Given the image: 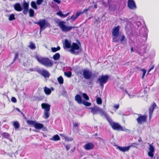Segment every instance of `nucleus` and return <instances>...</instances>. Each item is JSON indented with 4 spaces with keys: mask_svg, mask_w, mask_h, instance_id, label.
Returning <instances> with one entry per match:
<instances>
[{
    "mask_svg": "<svg viewBox=\"0 0 159 159\" xmlns=\"http://www.w3.org/2000/svg\"><path fill=\"white\" fill-rule=\"evenodd\" d=\"M64 46L67 48H70L69 51L72 54L75 55H78L80 53L79 51H75V50H78L81 49L80 48L79 45L75 43H73L71 46L70 42L67 39H65L64 40Z\"/></svg>",
    "mask_w": 159,
    "mask_h": 159,
    "instance_id": "nucleus-1",
    "label": "nucleus"
},
{
    "mask_svg": "<svg viewBox=\"0 0 159 159\" xmlns=\"http://www.w3.org/2000/svg\"><path fill=\"white\" fill-rule=\"evenodd\" d=\"M35 58L39 63L47 67H52L53 66V61L48 57H39L36 56Z\"/></svg>",
    "mask_w": 159,
    "mask_h": 159,
    "instance_id": "nucleus-2",
    "label": "nucleus"
},
{
    "mask_svg": "<svg viewBox=\"0 0 159 159\" xmlns=\"http://www.w3.org/2000/svg\"><path fill=\"white\" fill-rule=\"evenodd\" d=\"M23 13L24 15H26L29 11V16L30 17H33L34 16V11L32 9H30L29 10V3L26 2H24L23 4Z\"/></svg>",
    "mask_w": 159,
    "mask_h": 159,
    "instance_id": "nucleus-3",
    "label": "nucleus"
},
{
    "mask_svg": "<svg viewBox=\"0 0 159 159\" xmlns=\"http://www.w3.org/2000/svg\"><path fill=\"white\" fill-rule=\"evenodd\" d=\"M112 129L117 131H123L124 129L117 122H113L111 118L108 121Z\"/></svg>",
    "mask_w": 159,
    "mask_h": 159,
    "instance_id": "nucleus-4",
    "label": "nucleus"
},
{
    "mask_svg": "<svg viewBox=\"0 0 159 159\" xmlns=\"http://www.w3.org/2000/svg\"><path fill=\"white\" fill-rule=\"evenodd\" d=\"M65 22L61 21L59 22L58 24L60 29L63 32H68L75 28L74 27L71 26H66L65 25Z\"/></svg>",
    "mask_w": 159,
    "mask_h": 159,
    "instance_id": "nucleus-5",
    "label": "nucleus"
},
{
    "mask_svg": "<svg viewBox=\"0 0 159 159\" xmlns=\"http://www.w3.org/2000/svg\"><path fill=\"white\" fill-rule=\"evenodd\" d=\"M138 117L136 119L137 123L139 125L142 124L146 122L148 116L146 115H142L141 114H137Z\"/></svg>",
    "mask_w": 159,
    "mask_h": 159,
    "instance_id": "nucleus-6",
    "label": "nucleus"
},
{
    "mask_svg": "<svg viewBox=\"0 0 159 159\" xmlns=\"http://www.w3.org/2000/svg\"><path fill=\"white\" fill-rule=\"evenodd\" d=\"M35 24L39 25L40 26V33L42 30L46 27V26L45 27V25H49V24L46 23L45 19H43V20H39L38 22H36Z\"/></svg>",
    "mask_w": 159,
    "mask_h": 159,
    "instance_id": "nucleus-7",
    "label": "nucleus"
},
{
    "mask_svg": "<svg viewBox=\"0 0 159 159\" xmlns=\"http://www.w3.org/2000/svg\"><path fill=\"white\" fill-rule=\"evenodd\" d=\"M108 78V76L107 75H102L101 78H98V80L100 83V85L103 86L104 84L107 83Z\"/></svg>",
    "mask_w": 159,
    "mask_h": 159,
    "instance_id": "nucleus-8",
    "label": "nucleus"
},
{
    "mask_svg": "<svg viewBox=\"0 0 159 159\" xmlns=\"http://www.w3.org/2000/svg\"><path fill=\"white\" fill-rule=\"evenodd\" d=\"M37 72L45 78H48L50 76V74L48 71L44 69L42 70H37Z\"/></svg>",
    "mask_w": 159,
    "mask_h": 159,
    "instance_id": "nucleus-9",
    "label": "nucleus"
},
{
    "mask_svg": "<svg viewBox=\"0 0 159 159\" xmlns=\"http://www.w3.org/2000/svg\"><path fill=\"white\" fill-rule=\"evenodd\" d=\"M83 75L84 78L89 80L90 78L92 76V73L89 70L85 69L83 71Z\"/></svg>",
    "mask_w": 159,
    "mask_h": 159,
    "instance_id": "nucleus-10",
    "label": "nucleus"
},
{
    "mask_svg": "<svg viewBox=\"0 0 159 159\" xmlns=\"http://www.w3.org/2000/svg\"><path fill=\"white\" fill-rule=\"evenodd\" d=\"M128 6L130 9L133 10L136 8V6L133 0H128Z\"/></svg>",
    "mask_w": 159,
    "mask_h": 159,
    "instance_id": "nucleus-11",
    "label": "nucleus"
},
{
    "mask_svg": "<svg viewBox=\"0 0 159 159\" xmlns=\"http://www.w3.org/2000/svg\"><path fill=\"white\" fill-rule=\"evenodd\" d=\"M120 27L117 25L116 27H114L112 31V34L113 36H118L119 34Z\"/></svg>",
    "mask_w": 159,
    "mask_h": 159,
    "instance_id": "nucleus-12",
    "label": "nucleus"
},
{
    "mask_svg": "<svg viewBox=\"0 0 159 159\" xmlns=\"http://www.w3.org/2000/svg\"><path fill=\"white\" fill-rule=\"evenodd\" d=\"M156 106V104L155 103H153L149 107V119H151V118L154 109L155 108Z\"/></svg>",
    "mask_w": 159,
    "mask_h": 159,
    "instance_id": "nucleus-13",
    "label": "nucleus"
},
{
    "mask_svg": "<svg viewBox=\"0 0 159 159\" xmlns=\"http://www.w3.org/2000/svg\"><path fill=\"white\" fill-rule=\"evenodd\" d=\"M94 148V144L92 143H87L84 146V149L86 150L93 149Z\"/></svg>",
    "mask_w": 159,
    "mask_h": 159,
    "instance_id": "nucleus-14",
    "label": "nucleus"
},
{
    "mask_svg": "<svg viewBox=\"0 0 159 159\" xmlns=\"http://www.w3.org/2000/svg\"><path fill=\"white\" fill-rule=\"evenodd\" d=\"M149 152L148 153V156L152 157L154 156L153 153L154 152V148L153 146L152 145L150 144L149 146Z\"/></svg>",
    "mask_w": 159,
    "mask_h": 159,
    "instance_id": "nucleus-15",
    "label": "nucleus"
},
{
    "mask_svg": "<svg viewBox=\"0 0 159 159\" xmlns=\"http://www.w3.org/2000/svg\"><path fill=\"white\" fill-rule=\"evenodd\" d=\"M90 109H91V112L93 115L99 112L100 109V108L97 106H95L93 107H90Z\"/></svg>",
    "mask_w": 159,
    "mask_h": 159,
    "instance_id": "nucleus-16",
    "label": "nucleus"
},
{
    "mask_svg": "<svg viewBox=\"0 0 159 159\" xmlns=\"http://www.w3.org/2000/svg\"><path fill=\"white\" fill-rule=\"evenodd\" d=\"M41 106L43 109L45 110L44 111H49L50 109V105L47 103H43Z\"/></svg>",
    "mask_w": 159,
    "mask_h": 159,
    "instance_id": "nucleus-17",
    "label": "nucleus"
},
{
    "mask_svg": "<svg viewBox=\"0 0 159 159\" xmlns=\"http://www.w3.org/2000/svg\"><path fill=\"white\" fill-rule=\"evenodd\" d=\"M117 147L120 151L123 152L128 151L130 148V146H129L126 147H122L119 146H118Z\"/></svg>",
    "mask_w": 159,
    "mask_h": 159,
    "instance_id": "nucleus-18",
    "label": "nucleus"
},
{
    "mask_svg": "<svg viewBox=\"0 0 159 159\" xmlns=\"http://www.w3.org/2000/svg\"><path fill=\"white\" fill-rule=\"evenodd\" d=\"M99 113L101 116H104L108 121L111 119L110 116H108L107 114L101 108Z\"/></svg>",
    "mask_w": 159,
    "mask_h": 159,
    "instance_id": "nucleus-19",
    "label": "nucleus"
},
{
    "mask_svg": "<svg viewBox=\"0 0 159 159\" xmlns=\"http://www.w3.org/2000/svg\"><path fill=\"white\" fill-rule=\"evenodd\" d=\"M75 100L78 104H81L83 102L81 97L80 95L79 94H77L75 95Z\"/></svg>",
    "mask_w": 159,
    "mask_h": 159,
    "instance_id": "nucleus-20",
    "label": "nucleus"
},
{
    "mask_svg": "<svg viewBox=\"0 0 159 159\" xmlns=\"http://www.w3.org/2000/svg\"><path fill=\"white\" fill-rule=\"evenodd\" d=\"M14 8L16 11H20L22 10V8L19 3L15 4Z\"/></svg>",
    "mask_w": 159,
    "mask_h": 159,
    "instance_id": "nucleus-21",
    "label": "nucleus"
},
{
    "mask_svg": "<svg viewBox=\"0 0 159 159\" xmlns=\"http://www.w3.org/2000/svg\"><path fill=\"white\" fill-rule=\"evenodd\" d=\"M43 125L42 124L35 122V124L34 127L37 129H42L43 127Z\"/></svg>",
    "mask_w": 159,
    "mask_h": 159,
    "instance_id": "nucleus-22",
    "label": "nucleus"
},
{
    "mask_svg": "<svg viewBox=\"0 0 159 159\" xmlns=\"http://www.w3.org/2000/svg\"><path fill=\"white\" fill-rule=\"evenodd\" d=\"M50 139L54 141H57L60 140V138L58 134H56L54 135Z\"/></svg>",
    "mask_w": 159,
    "mask_h": 159,
    "instance_id": "nucleus-23",
    "label": "nucleus"
},
{
    "mask_svg": "<svg viewBox=\"0 0 159 159\" xmlns=\"http://www.w3.org/2000/svg\"><path fill=\"white\" fill-rule=\"evenodd\" d=\"M60 55L59 53H57L53 56V58L54 60H57L60 59Z\"/></svg>",
    "mask_w": 159,
    "mask_h": 159,
    "instance_id": "nucleus-24",
    "label": "nucleus"
},
{
    "mask_svg": "<svg viewBox=\"0 0 159 159\" xmlns=\"http://www.w3.org/2000/svg\"><path fill=\"white\" fill-rule=\"evenodd\" d=\"M44 91L45 93L47 95H49L51 93L50 89L46 87H44Z\"/></svg>",
    "mask_w": 159,
    "mask_h": 159,
    "instance_id": "nucleus-25",
    "label": "nucleus"
},
{
    "mask_svg": "<svg viewBox=\"0 0 159 159\" xmlns=\"http://www.w3.org/2000/svg\"><path fill=\"white\" fill-rule=\"evenodd\" d=\"M1 135L3 138L9 139L10 137V134L7 132H4L1 134Z\"/></svg>",
    "mask_w": 159,
    "mask_h": 159,
    "instance_id": "nucleus-26",
    "label": "nucleus"
},
{
    "mask_svg": "<svg viewBox=\"0 0 159 159\" xmlns=\"http://www.w3.org/2000/svg\"><path fill=\"white\" fill-rule=\"evenodd\" d=\"M26 122L29 125H31L34 126L36 121L32 120H27Z\"/></svg>",
    "mask_w": 159,
    "mask_h": 159,
    "instance_id": "nucleus-27",
    "label": "nucleus"
},
{
    "mask_svg": "<svg viewBox=\"0 0 159 159\" xmlns=\"http://www.w3.org/2000/svg\"><path fill=\"white\" fill-rule=\"evenodd\" d=\"M13 126L15 129H18L20 127L19 123L17 121H15L13 122Z\"/></svg>",
    "mask_w": 159,
    "mask_h": 159,
    "instance_id": "nucleus-28",
    "label": "nucleus"
},
{
    "mask_svg": "<svg viewBox=\"0 0 159 159\" xmlns=\"http://www.w3.org/2000/svg\"><path fill=\"white\" fill-rule=\"evenodd\" d=\"M31 6L32 8L34 9L35 10H37V6L36 3L34 1H32L31 2Z\"/></svg>",
    "mask_w": 159,
    "mask_h": 159,
    "instance_id": "nucleus-29",
    "label": "nucleus"
},
{
    "mask_svg": "<svg viewBox=\"0 0 159 159\" xmlns=\"http://www.w3.org/2000/svg\"><path fill=\"white\" fill-rule=\"evenodd\" d=\"M49 111H44V116H43V117L44 119H47L49 117Z\"/></svg>",
    "mask_w": 159,
    "mask_h": 159,
    "instance_id": "nucleus-30",
    "label": "nucleus"
},
{
    "mask_svg": "<svg viewBox=\"0 0 159 159\" xmlns=\"http://www.w3.org/2000/svg\"><path fill=\"white\" fill-rule=\"evenodd\" d=\"M57 80L59 83L60 84H62L63 83L64 80L62 76H60L57 78Z\"/></svg>",
    "mask_w": 159,
    "mask_h": 159,
    "instance_id": "nucleus-31",
    "label": "nucleus"
},
{
    "mask_svg": "<svg viewBox=\"0 0 159 159\" xmlns=\"http://www.w3.org/2000/svg\"><path fill=\"white\" fill-rule=\"evenodd\" d=\"M84 105L87 106L89 107L91 105V103L90 102H89L87 101H86L85 100H84L82 102V103Z\"/></svg>",
    "mask_w": 159,
    "mask_h": 159,
    "instance_id": "nucleus-32",
    "label": "nucleus"
},
{
    "mask_svg": "<svg viewBox=\"0 0 159 159\" xmlns=\"http://www.w3.org/2000/svg\"><path fill=\"white\" fill-rule=\"evenodd\" d=\"M61 48L59 46H58L57 48H51L52 51L53 52H56L57 51L60 50Z\"/></svg>",
    "mask_w": 159,
    "mask_h": 159,
    "instance_id": "nucleus-33",
    "label": "nucleus"
},
{
    "mask_svg": "<svg viewBox=\"0 0 159 159\" xmlns=\"http://www.w3.org/2000/svg\"><path fill=\"white\" fill-rule=\"evenodd\" d=\"M64 75L68 78H70L71 76L72 73L71 71L68 72H65L64 73Z\"/></svg>",
    "mask_w": 159,
    "mask_h": 159,
    "instance_id": "nucleus-34",
    "label": "nucleus"
},
{
    "mask_svg": "<svg viewBox=\"0 0 159 159\" xmlns=\"http://www.w3.org/2000/svg\"><path fill=\"white\" fill-rule=\"evenodd\" d=\"M30 45L29 46V47L32 50L36 48V47L35 45V44L34 43H33L31 42L30 43Z\"/></svg>",
    "mask_w": 159,
    "mask_h": 159,
    "instance_id": "nucleus-35",
    "label": "nucleus"
},
{
    "mask_svg": "<svg viewBox=\"0 0 159 159\" xmlns=\"http://www.w3.org/2000/svg\"><path fill=\"white\" fill-rule=\"evenodd\" d=\"M96 102L98 104H101L102 103V99L100 97H98L96 98Z\"/></svg>",
    "mask_w": 159,
    "mask_h": 159,
    "instance_id": "nucleus-36",
    "label": "nucleus"
},
{
    "mask_svg": "<svg viewBox=\"0 0 159 159\" xmlns=\"http://www.w3.org/2000/svg\"><path fill=\"white\" fill-rule=\"evenodd\" d=\"M15 19V16L14 14H11V15L9 17V20L10 21H11Z\"/></svg>",
    "mask_w": 159,
    "mask_h": 159,
    "instance_id": "nucleus-37",
    "label": "nucleus"
},
{
    "mask_svg": "<svg viewBox=\"0 0 159 159\" xmlns=\"http://www.w3.org/2000/svg\"><path fill=\"white\" fill-rule=\"evenodd\" d=\"M82 96L84 99L86 100H89V98L88 95L85 93H83Z\"/></svg>",
    "mask_w": 159,
    "mask_h": 159,
    "instance_id": "nucleus-38",
    "label": "nucleus"
},
{
    "mask_svg": "<svg viewBox=\"0 0 159 159\" xmlns=\"http://www.w3.org/2000/svg\"><path fill=\"white\" fill-rule=\"evenodd\" d=\"M82 13V12H77L76 13L74 19L76 20L79 17V16Z\"/></svg>",
    "mask_w": 159,
    "mask_h": 159,
    "instance_id": "nucleus-39",
    "label": "nucleus"
},
{
    "mask_svg": "<svg viewBox=\"0 0 159 159\" xmlns=\"http://www.w3.org/2000/svg\"><path fill=\"white\" fill-rule=\"evenodd\" d=\"M117 36H114V37L113 38L112 41L114 42H118L119 41V40L117 39Z\"/></svg>",
    "mask_w": 159,
    "mask_h": 159,
    "instance_id": "nucleus-40",
    "label": "nucleus"
},
{
    "mask_svg": "<svg viewBox=\"0 0 159 159\" xmlns=\"http://www.w3.org/2000/svg\"><path fill=\"white\" fill-rule=\"evenodd\" d=\"M44 0H37L36 1V4L39 5H41L43 2Z\"/></svg>",
    "mask_w": 159,
    "mask_h": 159,
    "instance_id": "nucleus-41",
    "label": "nucleus"
},
{
    "mask_svg": "<svg viewBox=\"0 0 159 159\" xmlns=\"http://www.w3.org/2000/svg\"><path fill=\"white\" fill-rule=\"evenodd\" d=\"M57 14L59 16L61 17H62L63 14L61 11H58Z\"/></svg>",
    "mask_w": 159,
    "mask_h": 159,
    "instance_id": "nucleus-42",
    "label": "nucleus"
},
{
    "mask_svg": "<svg viewBox=\"0 0 159 159\" xmlns=\"http://www.w3.org/2000/svg\"><path fill=\"white\" fill-rule=\"evenodd\" d=\"M142 71L143 72V74H142V79H143L144 76L145 75V74L146 73V70L145 69H143L142 70Z\"/></svg>",
    "mask_w": 159,
    "mask_h": 159,
    "instance_id": "nucleus-43",
    "label": "nucleus"
},
{
    "mask_svg": "<svg viewBox=\"0 0 159 159\" xmlns=\"http://www.w3.org/2000/svg\"><path fill=\"white\" fill-rule=\"evenodd\" d=\"M125 36L124 35H123L122 36L121 39H120V41H121V42L122 43V41L125 40V41H126V39H125Z\"/></svg>",
    "mask_w": 159,
    "mask_h": 159,
    "instance_id": "nucleus-44",
    "label": "nucleus"
},
{
    "mask_svg": "<svg viewBox=\"0 0 159 159\" xmlns=\"http://www.w3.org/2000/svg\"><path fill=\"white\" fill-rule=\"evenodd\" d=\"M19 57V55L17 53H16L15 54V56L14 57V59L13 61H15Z\"/></svg>",
    "mask_w": 159,
    "mask_h": 159,
    "instance_id": "nucleus-45",
    "label": "nucleus"
},
{
    "mask_svg": "<svg viewBox=\"0 0 159 159\" xmlns=\"http://www.w3.org/2000/svg\"><path fill=\"white\" fill-rule=\"evenodd\" d=\"M11 100L14 103H15L16 102V99L14 97H12L11 98Z\"/></svg>",
    "mask_w": 159,
    "mask_h": 159,
    "instance_id": "nucleus-46",
    "label": "nucleus"
},
{
    "mask_svg": "<svg viewBox=\"0 0 159 159\" xmlns=\"http://www.w3.org/2000/svg\"><path fill=\"white\" fill-rule=\"evenodd\" d=\"M139 145V144L137 143H132L131 144V145H130L129 146H130V147H136L137 146H138Z\"/></svg>",
    "mask_w": 159,
    "mask_h": 159,
    "instance_id": "nucleus-47",
    "label": "nucleus"
},
{
    "mask_svg": "<svg viewBox=\"0 0 159 159\" xmlns=\"http://www.w3.org/2000/svg\"><path fill=\"white\" fill-rule=\"evenodd\" d=\"M79 124H78V123H73V127H78L79 126Z\"/></svg>",
    "mask_w": 159,
    "mask_h": 159,
    "instance_id": "nucleus-48",
    "label": "nucleus"
},
{
    "mask_svg": "<svg viewBox=\"0 0 159 159\" xmlns=\"http://www.w3.org/2000/svg\"><path fill=\"white\" fill-rule=\"evenodd\" d=\"M119 105L118 104H116L115 105H114V108H115L116 110H117L118 109V108H119Z\"/></svg>",
    "mask_w": 159,
    "mask_h": 159,
    "instance_id": "nucleus-49",
    "label": "nucleus"
},
{
    "mask_svg": "<svg viewBox=\"0 0 159 159\" xmlns=\"http://www.w3.org/2000/svg\"><path fill=\"white\" fill-rule=\"evenodd\" d=\"M53 1L58 4H60L61 3V1L60 0H53Z\"/></svg>",
    "mask_w": 159,
    "mask_h": 159,
    "instance_id": "nucleus-50",
    "label": "nucleus"
},
{
    "mask_svg": "<svg viewBox=\"0 0 159 159\" xmlns=\"http://www.w3.org/2000/svg\"><path fill=\"white\" fill-rule=\"evenodd\" d=\"M69 14H70L69 12H68V13H67L66 14H63L62 17L65 18V17H66Z\"/></svg>",
    "mask_w": 159,
    "mask_h": 159,
    "instance_id": "nucleus-51",
    "label": "nucleus"
},
{
    "mask_svg": "<svg viewBox=\"0 0 159 159\" xmlns=\"http://www.w3.org/2000/svg\"><path fill=\"white\" fill-rule=\"evenodd\" d=\"M65 147L67 151L70 148V146L69 145H66Z\"/></svg>",
    "mask_w": 159,
    "mask_h": 159,
    "instance_id": "nucleus-52",
    "label": "nucleus"
},
{
    "mask_svg": "<svg viewBox=\"0 0 159 159\" xmlns=\"http://www.w3.org/2000/svg\"><path fill=\"white\" fill-rule=\"evenodd\" d=\"M75 18V16H74L73 15L71 16V17L70 18V19H71L73 21H74L75 20L74 19Z\"/></svg>",
    "mask_w": 159,
    "mask_h": 159,
    "instance_id": "nucleus-53",
    "label": "nucleus"
},
{
    "mask_svg": "<svg viewBox=\"0 0 159 159\" xmlns=\"http://www.w3.org/2000/svg\"><path fill=\"white\" fill-rule=\"evenodd\" d=\"M154 65H153L151 67V68L149 70H148V72H150V71H151L152 70H153L154 68Z\"/></svg>",
    "mask_w": 159,
    "mask_h": 159,
    "instance_id": "nucleus-54",
    "label": "nucleus"
},
{
    "mask_svg": "<svg viewBox=\"0 0 159 159\" xmlns=\"http://www.w3.org/2000/svg\"><path fill=\"white\" fill-rule=\"evenodd\" d=\"M15 109L16 111H17L19 112H20V113L21 112H22V111H21L20 109L18 108H16Z\"/></svg>",
    "mask_w": 159,
    "mask_h": 159,
    "instance_id": "nucleus-55",
    "label": "nucleus"
},
{
    "mask_svg": "<svg viewBox=\"0 0 159 159\" xmlns=\"http://www.w3.org/2000/svg\"><path fill=\"white\" fill-rule=\"evenodd\" d=\"M89 8L84 9V10L82 12V13L85 12L86 11H88L89 10Z\"/></svg>",
    "mask_w": 159,
    "mask_h": 159,
    "instance_id": "nucleus-56",
    "label": "nucleus"
},
{
    "mask_svg": "<svg viewBox=\"0 0 159 159\" xmlns=\"http://www.w3.org/2000/svg\"><path fill=\"white\" fill-rule=\"evenodd\" d=\"M98 139H100L103 142V143H105V142H104V140L103 139H102V138H100V137H98Z\"/></svg>",
    "mask_w": 159,
    "mask_h": 159,
    "instance_id": "nucleus-57",
    "label": "nucleus"
},
{
    "mask_svg": "<svg viewBox=\"0 0 159 159\" xmlns=\"http://www.w3.org/2000/svg\"><path fill=\"white\" fill-rule=\"evenodd\" d=\"M20 113L22 115L23 117L25 116V115L22 112H21Z\"/></svg>",
    "mask_w": 159,
    "mask_h": 159,
    "instance_id": "nucleus-58",
    "label": "nucleus"
},
{
    "mask_svg": "<svg viewBox=\"0 0 159 159\" xmlns=\"http://www.w3.org/2000/svg\"><path fill=\"white\" fill-rule=\"evenodd\" d=\"M138 141L139 142H141L142 141V140L141 139V138H140L138 140Z\"/></svg>",
    "mask_w": 159,
    "mask_h": 159,
    "instance_id": "nucleus-59",
    "label": "nucleus"
},
{
    "mask_svg": "<svg viewBox=\"0 0 159 159\" xmlns=\"http://www.w3.org/2000/svg\"><path fill=\"white\" fill-rule=\"evenodd\" d=\"M130 50H131V52H132V51H133V48H132V47H131V48Z\"/></svg>",
    "mask_w": 159,
    "mask_h": 159,
    "instance_id": "nucleus-60",
    "label": "nucleus"
},
{
    "mask_svg": "<svg viewBox=\"0 0 159 159\" xmlns=\"http://www.w3.org/2000/svg\"><path fill=\"white\" fill-rule=\"evenodd\" d=\"M94 7L95 8H96V9L97 8V5H95L94 6Z\"/></svg>",
    "mask_w": 159,
    "mask_h": 159,
    "instance_id": "nucleus-61",
    "label": "nucleus"
},
{
    "mask_svg": "<svg viewBox=\"0 0 159 159\" xmlns=\"http://www.w3.org/2000/svg\"><path fill=\"white\" fill-rule=\"evenodd\" d=\"M24 118L25 120H26L27 119V118L25 116L24 117Z\"/></svg>",
    "mask_w": 159,
    "mask_h": 159,
    "instance_id": "nucleus-62",
    "label": "nucleus"
},
{
    "mask_svg": "<svg viewBox=\"0 0 159 159\" xmlns=\"http://www.w3.org/2000/svg\"><path fill=\"white\" fill-rule=\"evenodd\" d=\"M94 135L95 136H97L98 135V134L97 133H96L94 134Z\"/></svg>",
    "mask_w": 159,
    "mask_h": 159,
    "instance_id": "nucleus-63",
    "label": "nucleus"
},
{
    "mask_svg": "<svg viewBox=\"0 0 159 159\" xmlns=\"http://www.w3.org/2000/svg\"><path fill=\"white\" fill-rule=\"evenodd\" d=\"M79 44H80V43L79 41H78V42H77Z\"/></svg>",
    "mask_w": 159,
    "mask_h": 159,
    "instance_id": "nucleus-64",
    "label": "nucleus"
}]
</instances>
